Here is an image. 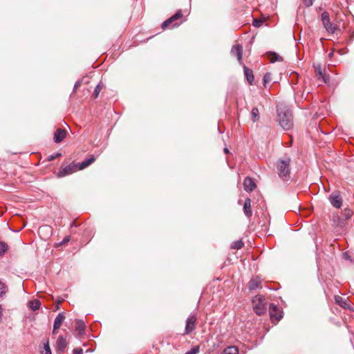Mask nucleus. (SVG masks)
Instances as JSON below:
<instances>
[{
  "label": "nucleus",
  "mask_w": 354,
  "mask_h": 354,
  "mask_svg": "<svg viewBox=\"0 0 354 354\" xmlns=\"http://www.w3.org/2000/svg\"><path fill=\"white\" fill-rule=\"evenodd\" d=\"M243 69H244V75L245 76V78L246 80H248V82L252 84V82L254 80V75H253V72L251 69L248 68L247 66H245L244 64H243Z\"/></svg>",
  "instance_id": "a211bd4d"
},
{
  "label": "nucleus",
  "mask_w": 354,
  "mask_h": 354,
  "mask_svg": "<svg viewBox=\"0 0 354 354\" xmlns=\"http://www.w3.org/2000/svg\"><path fill=\"white\" fill-rule=\"evenodd\" d=\"M66 136V130L58 129L54 133V142L56 143H59L65 138Z\"/></svg>",
  "instance_id": "ddd939ff"
},
{
  "label": "nucleus",
  "mask_w": 354,
  "mask_h": 354,
  "mask_svg": "<svg viewBox=\"0 0 354 354\" xmlns=\"http://www.w3.org/2000/svg\"><path fill=\"white\" fill-rule=\"evenodd\" d=\"M77 170H79L77 164L68 165L59 171L58 177H64Z\"/></svg>",
  "instance_id": "9d476101"
},
{
  "label": "nucleus",
  "mask_w": 354,
  "mask_h": 354,
  "mask_svg": "<svg viewBox=\"0 0 354 354\" xmlns=\"http://www.w3.org/2000/svg\"><path fill=\"white\" fill-rule=\"evenodd\" d=\"M185 354H192L189 353V351H187V353H185Z\"/></svg>",
  "instance_id": "a18cd8bd"
},
{
  "label": "nucleus",
  "mask_w": 354,
  "mask_h": 354,
  "mask_svg": "<svg viewBox=\"0 0 354 354\" xmlns=\"http://www.w3.org/2000/svg\"><path fill=\"white\" fill-rule=\"evenodd\" d=\"M252 305L254 312L259 315H263L266 311L265 298L260 295H256L252 299Z\"/></svg>",
  "instance_id": "7ed1b4c3"
},
{
  "label": "nucleus",
  "mask_w": 354,
  "mask_h": 354,
  "mask_svg": "<svg viewBox=\"0 0 354 354\" xmlns=\"http://www.w3.org/2000/svg\"><path fill=\"white\" fill-rule=\"evenodd\" d=\"M75 223H74V222H73V223H71V227H73V226H75Z\"/></svg>",
  "instance_id": "79ce46f5"
},
{
  "label": "nucleus",
  "mask_w": 354,
  "mask_h": 354,
  "mask_svg": "<svg viewBox=\"0 0 354 354\" xmlns=\"http://www.w3.org/2000/svg\"><path fill=\"white\" fill-rule=\"evenodd\" d=\"M42 354H52L48 340H47L44 344V351H42Z\"/></svg>",
  "instance_id": "c85d7f7f"
},
{
  "label": "nucleus",
  "mask_w": 354,
  "mask_h": 354,
  "mask_svg": "<svg viewBox=\"0 0 354 354\" xmlns=\"http://www.w3.org/2000/svg\"><path fill=\"white\" fill-rule=\"evenodd\" d=\"M230 54L232 56L236 57L239 63L241 65L243 64V46L241 44H235L232 46Z\"/></svg>",
  "instance_id": "0eeeda50"
},
{
  "label": "nucleus",
  "mask_w": 354,
  "mask_h": 354,
  "mask_svg": "<svg viewBox=\"0 0 354 354\" xmlns=\"http://www.w3.org/2000/svg\"><path fill=\"white\" fill-rule=\"evenodd\" d=\"M196 317L194 314H191L186 320L185 328V334L187 335L193 332L196 328Z\"/></svg>",
  "instance_id": "423d86ee"
},
{
  "label": "nucleus",
  "mask_w": 354,
  "mask_h": 354,
  "mask_svg": "<svg viewBox=\"0 0 354 354\" xmlns=\"http://www.w3.org/2000/svg\"><path fill=\"white\" fill-rule=\"evenodd\" d=\"M290 158L279 160L276 164L277 172L279 178L283 180H288L290 178Z\"/></svg>",
  "instance_id": "f03ea898"
},
{
  "label": "nucleus",
  "mask_w": 354,
  "mask_h": 354,
  "mask_svg": "<svg viewBox=\"0 0 354 354\" xmlns=\"http://www.w3.org/2000/svg\"><path fill=\"white\" fill-rule=\"evenodd\" d=\"M73 353V354H83V350L82 348H75Z\"/></svg>",
  "instance_id": "58836bf2"
},
{
  "label": "nucleus",
  "mask_w": 354,
  "mask_h": 354,
  "mask_svg": "<svg viewBox=\"0 0 354 354\" xmlns=\"http://www.w3.org/2000/svg\"><path fill=\"white\" fill-rule=\"evenodd\" d=\"M95 160V158L93 155H91L89 158H86L82 162L77 164L78 169L82 170L84 168L87 167L90 165H91L93 162H94Z\"/></svg>",
  "instance_id": "4468645a"
},
{
  "label": "nucleus",
  "mask_w": 354,
  "mask_h": 354,
  "mask_svg": "<svg viewBox=\"0 0 354 354\" xmlns=\"http://www.w3.org/2000/svg\"><path fill=\"white\" fill-rule=\"evenodd\" d=\"M268 56L270 62L272 63L283 61V58L276 53H270Z\"/></svg>",
  "instance_id": "b1692460"
},
{
  "label": "nucleus",
  "mask_w": 354,
  "mask_h": 354,
  "mask_svg": "<svg viewBox=\"0 0 354 354\" xmlns=\"http://www.w3.org/2000/svg\"><path fill=\"white\" fill-rule=\"evenodd\" d=\"M65 319V315L64 313H59L55 317L54 321V330L58 329L62 324L63 323L64 320Z\"/></svg>",
  "instance_id": "f3484780"
},
{
  "label": "nucleus",
  "mask_w": 354,
  "mask_h": 354,
  "mask_svg": "<svg viewBox=\"0 0 354 354\" xmlns=\"http://www.w3.org/2000/svg\"><path fill=\"white\" fill-rule=\"evenodd\" d=\"M82 84V80H77L73 86V92H76V91L78 89V88L80 87Z\"/></svg>",
  "instance_id": "e433bc0d"
},
{
  "label": "nucleus",
  "mask_w": 354,
  "mask_h": 354,
  "mask_svg": "<svg viewBox=\"0 0 354 354\" xmlns=\"http://www.w3.org/2000/svg\"><path fill=\"white\" fill-rule=\"evenodd\" d=\"M222 354H239V350L236 346H228L223 351Z\"/></svg>",
  "instance_id": "5701e85b"
},
{
  "label": "nucleus",
  "mask_w": 354,
  "mask_h": 354,
  "mask_svg": "<svg viewBox=\"0 0 354 354\" xmlns=\"http://www.w3.org/2000/svg\"><path fill=\"white\" fill-rule=\"evenodd\" d=\"M104 85L102 83H99L94 89L93 96L97 98L100 94V91L102 89Z\"/></svg>",
  "instance_id": "bb28decb"
},
{
  "label": "nucleus",
  "mask_w": 354,
  "mask_h": 354,
  "mask_svg": "<svg viewBox=\"0 0 354 354\" xmlns=\"http://www.w3.org/2000/svg\"><path fill=\"white\" fill-rule=\"evenodd\" d=\"M322 21L324 28L330 34H334L338 29L337 26L330 21L329 14L327 12H324L322 14Z\"/></svg>",
  "instance_id": "39448f33"
},
{
  "label": "nucleus",
  "mask_w": 354,
  "mask_h": 354,
  "mask_svg": "<svg viewBox=\"0 0 354 354\" xmlns=\"http://www.w3.org/2000/svg\"><path fill=\"white\" fill-rule=\"evenodd\" d=\"M244 246V243L241 240L234 241L231 245V248L234 250H240Z\"/></svg>",
  "instance_id": "393cba45"
},
{
  "label": "nucleus",
  "mask_w": 354,
  "mask_h": 354,
  "mask_svg": "<svg viewBox=\"0 0 354 354\" xmlns=\"http://www.w3.org/2000/svg\"><path fill=\"white\" fill-rule=\"evenodd\" d=\"M243 187L244 189L247 192H252L256 187V184L254 180L250 178L246 177L243 180Z\"/></svg>",
  "instance_id": "f8f14e48"
},
{
  "label": "nucleus",
  "mask_w": 354,
  "mask_h": 354,
  "mask_svg": "<svg viewBox=\"0 0 354 354\" xmlns=\"http://www.w3.org/2000/svg\"><path fill=\"white\" fill-rule=\"evenodd\" d=\"M278 122L284 130H290L293 127V118L290 109L283 105L277 106Z\"/></svg>",
  "instance_id": "f257e3e1"
},
{
  "label": "nucleus",
  "mask_w": 354,
  "mask_h": 354,
  "mask_svg": "<svg viewBox=\"0 0 354 354\" xmlns=\"http://www.w3.org/2000/svg\"><path fill=\"white\" fill-rule=\"evenodd\" d=\"M224 152H225V153H229V150H228V149H227V148H225V149H224Z\"/></svg>",
  "instance_id": "a19ab883"
},
{
  "label": "nucleus",
  "mask_w": 354,
  "mask_h": 354,
  "mask_svg": "<svg viewBox=\"0 0 354 354\" xmlns=\"http://www.w3.org/2000/svg\"><path fill=\"white\" fill-rule=\"evenodd\" d=\"M62 156V153H56L55 154H53V155H50L48 157L47 160L48 161H51V160H53L54 159L58 158V157H60Z\"/></svg>",
  "instance_id": "72a5a7b5"
},
{
  "label": "nucleus",
  "mask_w": 354,
  "mask_h": 354,
  "mask_svg": "<svg viewBox=\"0 0 354 354\" xmlns=\"http://www.w3.org/2000/svg\"><path fill=\"white\" fill-rule=\"evenodd\" d=\"M263 23V21L262 19H254L253 20V23H252V24H253V26H254V27L259 28V27H260V26H262Z\"/></svg>",
  "instance_id": "2f4dec72"
},
{
  "label": "nucleus",
  "mask_w": 354,
  "mask_h": 354,
  "mask_svg": "<svg viewBox=\"0 0 354 354\" xmlns=\"http://www.w3.org/2000/svg\"><path fill=\"white\" fill-rule=\"evenodd\" d=\"M41 302L38 299H33L29 301V307L33 310H37L39 309Z\"/></svg>",
  "instance_id": "aec40b11"
},
{
  "label": "nucleus",
  "mask_w": 354,
  "mask_h": 354,
  "mask_svg": "<svg viewBox=\"0 0 354 354\" xmlns=\"http://www.w3.org/2000/svg\"><path fill=\"white\" fill-rule=\"evenodd\" d=\"M85 328L84 322L81 319H77L75 321V329L77 330L80 333H82L84 332Z\"/></svg>",
  "instance_id": "4be33fe9"
},
{
  "label": "nucleus",
  "mask_w": 354,
  "mask_h": 354,
  "mask_svg": "<svg viewBox=\"0 0 354 354\" xmlns=\"http://www.w3.org/2000/svg\"><path fill=\"white\" fill-rule=\"evenodd\" d=\"M318 79H321L324 83H327L329 81V76L324 73Z\"/></svg>",
  "instance_id": "f704fd0d"
},
{
  "label": "nucleus",
  "mask_w": 354,
  "mask_h": 354,
  "mask_svg": "<svg viewBox=\"0 0 354 354\" xmlns=\"http://www.w3.org/2000/svg\"><path fill=\"white\" fill-rule=\"evenodd\" d=\"M272 79V75L270 73H266L263 76V82L266 84L270 82Z\"/></svg>",
  "instance_id": "473e14b6"
},
{
  "label": "nucleus",
  "mask_w": 354,
  "mask_h": 354,
  "mask_svg": "<svg viewBox=\"0 0 354 354\" xmlns=\"http://www.w3.org/2000/svg\"><path fill=\"white\" fill-rule=\"evenodd\" d=\"M330 204L335 208H340L342 205V198L339 192H333L328 197Z\"/></svg>",
  "instance_id": "6e6552de"
},
{
  "label": "nucleus",
  "mask_w": 354,
  "mask_h": 354,
  "mask_svg": "<svg viewBox=\"0 0 354 354\" xmlns=\"http://www.w3.org/2000/svg\"><path fill=\"white\" fill-rule=\"evenodd\" d=\"M269 312L272 321L275 319L277 322H278L283 317L282 312L277 308L275 304L272 303L270 304Z\"/></svg>",
  "instance_id": "1a4fd4ad"
},
{
  "label": "nucleus",
  "mask_w": 354,
  "mask_h": 354,
  "mask_svg": "<svg viewBox=\"0 0 354 354\" xmlns=\"http://www.w3.org/2000/svg\"><path fill=\"white\" fill-rule=\"evenodd\" d=\"M261 281L260 278L255 277L252 279L248 283V288L250 290H254L261 287Z\"/></svg>",
  "instance_id": "dca6fc26"
},
{
  "label": "nucleus",
  "mask_w": 354,
  "mask_h": 354,
  "mask_svg": "<svg viewBox=\"0 0 354 354\" xmlns=\"http://www.w3.org/2000/svg\"><path fill=\"white\" fill-rule=\"evenodd\" d=\"M192 354H197L199 352V346H196L193 347L190 351H189Z\"/></svg>",
  "instance_id": "4c0bfd02"
},
{
  "label": "nucleus",
  "mask_w": 354,
  "mask_h": 354,
  "mask_svg": "<svg viewBox=\"0 0 354 354\" xmlns=\"http://www.w3.org/2000/svg\"><path fill=\"white\" fill-rule=\"evenodd\" d=\"M243 212L246 217L250 218L252 215V207H251V199L247 198L245 200L243 204Z\"/></svg>",
  "instance_id": "2eb2a0df"
},
{
  "label": "nucleus",
  "mask_w": 354,
  "mask_h": 354,
  "mask_svg": "<svg viewBox=\"0 0 354 354\" xmlns=\"http://www.w3.org/2000/svg\"><path fill=\"white\" fill-rule=\"evenodd\" d=\"M183 17V15L182 13V10H178L174 15H172L168 19L165 20L162 24V28L165 29L169 27V26H171L172 28L179 26L180 24H182L183 20H181L180 22H178L177 21L181 19Z\"/></svg>",
  "instance_id": "20e7f679"
},
{
  "label": "nucleus",
  "mask_w": 354,
  "mask_h": 354,
  "mask_svg": "<svg viewBox=\"0 0 354 354\" xmlns=\"http://www.w3.org/2000/svg\"><path fill=\"white\" fill-rule=\"evenodd\" d=\"M314 0H303V3L306 7H310L313 6Z\"/></svg>",
  "instance_id": "c9c22d12"
},
{
  "label": "nucleus",
  "mask_w": 354,
  "mask_h": 354,
  "mask_svg": "<svg viewBox=\"0 0 354 354\" xmlns=\"http://www.w3.org/2000/svg\"><path fill=\"white\" fill-rule=\"evenodd\" d=\"M6 291H7L6 286L5 285V283H3V282H1L0 281V297H2L3 295H5Z\"/></svg>",
  "instance_id": "7c9ffc66"
},
{
  "label": "nucleus",
  "mask_w": 354,
  "mask_h": 354,
  "mask_svg": "<svg viewBox=\"0 0 354 354\" xmlns=\"http://www.w3.org/2000/svg\"><path fill=\"white\" fill-rule=\"evenodd\" d=\"M67 346L66 338L63 336H59L56 342L55 348L57 350V352L59 354H62Z\"/></svg>",
  "instance_id": "9b49d317"
},
{
  "label": "nucleus",
  "mask_w": 354,
  "mask_h": 354,
  "mask_svg": "<svg viewBox=\"0 0 354 354\" xmlns=\"http://www.w3.org/2000/svg\"><path fill=\"white\" fill-rule=\"evenodd\" d=\"M251 114L252 116L253 122H257L259 120V118H260L259 117V111L258 108L254 107L252 109Z\"/></svg>",
  "instance_id": "a878e982"
},
{
  "label": "nucleus",
  "mask_w": 354,
  "mask_h": 354,
  "mask_svg": "<svg viewBox=\"0 0 354 354\" xmlns=\"http://www.w3.org/2000/svg\"><path fill=\"white\" fill-rule=\"evenodd\" d=\"M55 330H54V329H53V334H55V333H56V331H55Z\"/></svg>",
  "instance_id": "37998d69"
},
{
  "label": "nucleus",
  "mask_w": 354,
  "mask_h": 354,
  "mask_svg": "<svg viewBox=\"0 0 354 354\" xmlns=\"http://www.w3.org/2000/svg\"><path fill=\"white\" fill-rule=\"evenodd\" d=\"M335 300L337 304H339L341 307L344 308H347L349 307L347 301L340 296H336Z\"/></svg>",
  "instance_id": "6ab92c4d"
},
{
  "label": "nucleus",
  "mask_w": 354,
  "mask_h": 354,
  "mask_svg": "<svg viewBox=\"0 0 354 354\" xmlns=\"http://www.w3.org/2000/svg\"><path fill=\"white\" fill-rule=\"evenodd\" d=\"M58 308H59V305L57 304V305L56 306V309L57 310Z\"/></svg>",
  "instance_id": "c03bdc74"
},
{
  "label": "nucleus",
  "mask_w": 354,
  "mask_h": 354,
  "mask_svg": "<svg viewBox=\"0 0 354 354\" xmlns=\"http://www.w3.org/2000/svg\"><path fill=\"white\" fill-rule=\"evenodd\" d=\"M314 67L315 68V71L317 73V76L318 78L320 77L321 76H322L323 74H324V73L322 71V66L320 64L314 66Z\"/></svg>",
  "instance_id": "c756f323"
},
{
  "label": "nucleus",
  "mask_w": 354,
  "mask_h": 354,
  "mask_svg": "<svg viewBox=\"0 0 354 354\" xmlns=\"http://www.w3.org/2000/svg\"><path fill=\"white\" fill-rule=\"evenodd\" d=\"M8 246L6 243L0 241V256L3 255L7 250Z\"/></svg>",
  "instance_id": "cd10ccee"
},
{
  "label": "nucleus",
  "mask_w": 354,
  "mask_h": 354,
  "mask_svg": "<svg viewBox=\"0 0 354 354\" xmlns=\"http://www.w3.org/2000/svg\"><path fill=\"white\" fill-rule=\"evenodd\" d=\"M353 216V211L349 209H345L341 214V219L344 221H347L351 218Z\"/></svg>",
  "instance_id": "412c9836"
},
{
  "label": "nucleus",
  "mask_w": 354,
  "mask_h": 354,
  "mask_svg": "<svg viewBox=\"0 0 354 354\" xmlns=\"http://www.w3.org/2000/svg\"><path fill=\"white\" fill-rule=\"evenodd\" d=\"M70 241V236H66L62 241L61 244H65L68 243Z\"/></svg>",
  "instance_id": "ea45409f"
}]
</instances>
